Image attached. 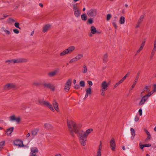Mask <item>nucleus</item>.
Masks as SVG:
<instances>
[{
    "label": "nucleus",
    "instance_id": "1",
    "mask_svg": "<svg viewBox=\"0 0 156 156\" xmlns=\"http://www.w3.org/2000/svg\"><path fill=\"white\" fill-rule=\"evenodd\" d=\"M67 124L69 130L71 135L74 136V133L75 132L79 137L80 142L81 145L85 146L86 143L87 137L89 134L93 131V129H89L86 131L80 129L81 125L80 124H76L72 120H67Z\"/></svg>",
    "mask_w": 156,
    "mask_h": 156
},
{
    "label": "nucleus",
    "instance_id": "2",
    "mask_svg": "<svg viewBox=\"0 0 156 156\" xmlns=\"http://www.w3.org/2000/svg\"><path fill=\"white\" fill-rule=\"evenodd\" d=\"M76 3L75 4H73V11L74 12V14L75 16L76 17H80V13L78 9V7L77 6Z\"/></svg>",
    "mask_w": 156,
    "mask_h": 156
},
{
    "label": "nucleus",
    "instance_id": "3",
    "mask_svg": "<svg viewBox=\"0 0 156 156\" xmlns=\"http://www.w3.org/2000/svg\"><path fill=\"white\" fill-rule=\"evenodd\" d=\"M110 83L109 82H107L106 80L103 81L101 83V89L104 90H107L108 89Z\"/></svg>",
    "mask_w": 156,
    "mask_h": 156
},
{
    "label": "nucleus",
    "instance_id": "4",
    "mask_svg": "<svg viewBox=\"0 0 156 156\" xmlns=\"http://www.w3.org/2000/svg\"><path fill=\"white\" fill-rule=\"evenodd\" d=\"M97 11L95 9H91L87 12V14L90 17H94L97 14Z\"/></svg>",
    "mask_w": 156,
    "mask_h": 156
},
{
    "label": "nucleus",
    "instance_id": "5",
    "mask_svg": "<svg viewBox=\"0 0 156 156\" xmlns=\"http://www.w3.org/2000/svg\"><path fill=\"white\" fill-rule=\"evenodd\" d=\"M110 145L112 150L114 151L115 150L116 144L113 138H112L110 142Z\"/></svg>",
    "mask_w": 156,
    "mask_h": 156
},
{
    "label": "nucleus",
    "instance_id": "6",
    "mask_svg": "<svg viewBox=\"0 0 156 156\" xmlns=\"http://www.w3.org/2000/svg\"><path fill=\"white\" fill-rule=\"evenodd\" d=\"M28 61L27 59L25 58H19L15 59L14 62L16 63H19L22 62H25Z\"/></svg>",
    "mask_w": 156,
    "mask_h": 156
},
{
    "label": "nucleus",
    "instance_id": "7",
    "mask_svg": "<svg viewBox=\"0 0 156 156\" xmlns=\"http://www.w3.org/2000/svg\"><path fill=\"white\" fill-rule=\"evenodd\" d=\"M71 84V80H69L66 83L64 87V89L66 90V91H68L69 90Z\"/></svg>",
    "mask_w": 156,
    "mask_h": 156
},
{
    "label": "nucleus",
    "instance_id": "8",
    "mask_svg": "<svg viewBox=\"0 0 156 156\" xmlns=\"http://www.w3.org/2000/svg\"><path fill=\"white\" fill-rule=\"evenodd\" d=\"M15 87L14 85L12 83H8L4 87V89L5 90H9L11 88H13Z\"/></svg>",
    "mask_w": 156,
    "mask_h": 156
},
{
    "label": "nucleus",
    "instance_id": "9",
    "mask_svg": "<svg viewBox=\"0 0 156 156\" xmlns=\"http://www.w3.org/2000/svg\"><path fill=\"white\" fill-rule=\"evenodd\" d=\"M15 145L18 146L20 147H22L24 146L23 142L20 140H17L14 141Z\"/></svg>",
    "mask_w": 156,
    "mask_h": 156
},
{
    "label": "nucleus",
    "instance_id": "10",
    "mask_svg": "<svg viewBox=\"0 0 156 156\" xmlns=\"http://www.w3.org/2000/svg\"><path fill=\"white\" fill-rule=\"evenodd\" d=\"M10 120L11 121H15L17 123L20 122V119L19 117L16 118L14 115H12L10 117Z\"/></svg>",
    "mask_w": 156,
    "mask_h": 156
},
{
    "label": "nucleus",
    "instance_id": "11",
    "mask_svg": "<svg viewBox=\"0 0 156 156\" xmlns=\"http://www.w3.org/2000/svg\"><path fill=\"white\" fill-rule=\"evenodd\" d=\"M44 105L49 108L53 112H54L55 110L53 108L51 104L48 101H44Z\"/></svg>",
    "mask_w": 156,
    "mask_h": 156
},
{
    "label": "nucleus",
    "instance_id": "12",
    "mask_svg": "<svg viewBox=\"0 0 156 156\" xmlns=\"http://www.w3.org/2000/svg\"><path fill=\"white\" fill-rule=\"evenodd\" d=\"M31 152L30 155H36L38 152V149L35 147H33L31 148Z\"/></svg>",
    "mask_w": 156,
    "mask_h": 156
},
{
    "label": "nucleus",
    "instance_id": "13",
    "mask_svg": "<svg viewBox=\"0 0 156 156\" xmlns=\"http://www.w3.org/2000/svg\"><path fill=\"white\" fill-rule=\"evenodd\" d=\"M1 31L4 32L6 35L7 36H9L11 35L10 31L7 30L4 27H2L1 29Z\"/></svg>",
    "mask_w": 156,
    "mask_h": 156
},
{
    "label": "nucleus",
    "instance_id": "14",
    "mask_svg": "<svg viewBox=\"0 0 156 156\" xmlns=\"http://www.w3.org/2000/svg\"><path fill=\"white\" fill-rule=\"evenodd\" d=\"M51 27V25L49 24L44 25V26L43 29V32L45 33L47 31L50 29V28Z\"/></svg>",
    "mask_w": 156,
    "mask_h": 156
},
{
    "label": "nucleus",
    "instance_id": "15",
    "mask_svg": "<svg viewBox=\"0 0 156 156\" xmlns=\"http://www.w3.org/2000/svg\"><path fill=\"white\" fill-rule=\"evenodd\" d=\"M75 49L74 46H72L69 47L67 49H66L68 54L71 53Z\"/></svg>",
    "mask_w": 156,
    "mask_h": 156
},
{
    "label": "nucleus",
    "instance_id": "16",
    "mask_svg": "<svg viewBox=\"0 0 156 156\" xmlns=\"http://www.w3.org/2000/svg\"><path fill=\"white\" fill-rule=\"evenodd\" d=\"M147 98H148L147 97V96H143L139 103V105H141L143 104L147 100Z\"/></svg>",
    "mask_w": 156,
    "mask_h": 156
},
{
    "label": "nucleus",
    "instance_id": "17",
    "mask_svg": "<svg viewBox=\"0 0 156 156\" xmlns=\"http://www.w3.org/2000/svg\"><path fill=\"white\" fill-rule=\"evenodd\" d=\"M53 104L55 110L57 112H58L59 110L58 107V105L55 100L53 101Z\"/></svg>",
    "mask_w": 156,
    "mask_h": 156
},
{
    "label": "nucleus",
    "instance_id": "18",
    "mask_svg": "<svg viewBox=\"0 0 156 156\" xmlns=\"http://www.w3.org/2000/svg\"><path fill=\"white\" fill-rule=\"evenodd\" d=\"M58 72V70H55L53 72H49L48 74V75L50 77H52L55 76Z\"/></svg>",
    "mask_w": 156,
    "mask_h": 156
},
{
    "label": "nucleus",
    "instance_id": "19",
    "mask_svg": "<svg viewBox=\"0 0 156 156\" xmlns=\"http://www.w3.org/2000/svg\"><path fill=\"white\" fill-rule=\"evenodd\" d=\"M14 129V127H11L7 129V130L6 131V132L8 136H9L11 134L13 130Z\"/></svg>",
    "mask_w": 156,
    "mask_h": 156
},
{
    "label": "nucleus",
    "instance_id": "20",
    "mask_svg": "<svg viewBox=\"0 0 156 156\" xmlns=\"http://www.w3.org/2000/svg\"><path fill=\"white\" fill-rule=\"evenodd\" d=\"M44 127L48 129H51L53 128V127L50 124L48 123H45L44 125Z\"/></svg>",
    "mask_w": 156,
    "mask_h": 156
},
{
    "label": "nucleus",
    "instance_id": "21",
    "mask_svg": "<svg viewBox=\"0 0 156 156\" xmlns=\"http://www.w3.org/2000/svg\"><path fill=\"white\" fill-rule=\"evenodd\" d=\"M130 131L131 132V134L132 135V136L131 137V139L132 140H133V139L134 138V137L135 135V131H134V129L133 128H132L130 129Z\"/></svg>",
    "mask_w": 156,
    "mask_h": 156
},
{
    "label": "nucleus",
    "instance_id": "22",
    "mask_svg": "<svg viewBox=\"0 0 156 156\" xmlns=\"http://www.w3.org/2000/svg\"><path fill=\"white\" fill-rule=\"evenodd\" d=\"M39 131V129L38 128H36L34 129V130L31 131L32 135L33 136L36 135L38 131Z\"/></svg>",
    "mask_w": 156,
    "mask_h": 156
},
{
    "label": "nucleus",
    "instance_id": "23",
    "mask_svg": "<svg viewBox=\"0 0 156 156\" xmlns=\"http://www.w3.org/2000/svg\"><path fill=\"white\" fill-rule=\"evenodd\" d=\"M90 31L92 34H94L96 32V30L95 27L92 26L90 27Z\"/></svg>",
    "mask_w": 156,
    "mask_h": 156
},
{
    "label": "nucleus",
    "instance_id": "24",
    "mask_svg": "<svg viewBox=\"0 0 156 156\" xmlns=\"http://www.w3.org/2000/svg\"><path fill=\"white\" fill-rule=\"evenodd\" d=\"M119 23L121 24H123L125 22V18L123 16H121L120 18Z\"/></svg>",
    "mask_w": 156,
    "mask_h": 156
},
{
    "label": "nucleus",
    "instance_id": "25",
    "mask_svg": "<svg viewBox=\"0 0 156 156\" xmlns=\"http://www.w3.org/2000/svg\"><path fill=\"white\" fill-rule=\"evenodd\" d=\"M156 51V47H153V48H152L151 54V58H152L153 56H154V55Z\"/></svg>",
    "mask_w": 156,
    "mask_h": 156
},
{
    "label": "nucleus",
    "instance_id": "26",
    "mask_svg": "<svg viewBox=\"0 0 156 156\" xmlns=\"http://www.w3.org/2000/svg\"><path fill=\"white\" fill-rule=\"evenodd\" d=\"M108 54L107 53L105 54L103 56V60L104 62H106L107 61Z\"/></svg>",
    "mask_w": 156,
    "mask_h": 156
},
{
    "label": "nucleus",
    "instance_id": "27",
    "mask_svg": "<svg viewBox=\"0 0 156 156\" xmlns=\"http://www.w3.org/2000/svg\"><path fill=\"white\" fill-rule=\"evenodd\" d=\"M83 55L81 54H79L77 55V56H76L75 57L76 58L77 60H78L80 59L81 58H83Z\"/></svg>",
    "mask_w": 156,
    "mask_h": 156
},
{
    "label": "nucleus",
    "instance_id": "28",
    "mask_svg": "<svg viewBox=\"0 0 156 156\" xmlns=\"http://www.w3.org/2000/svg\"><path fill=\"white\" fill-rule=\"evenodd\" d=\"M87 69L86 66L85 65H84L83 66L82 73H85L87 72Z\"/></svg>",
    "mask_w": 156,
    "mask_h": 156
},
{
    "label": "nucleus",
    "instance_id": "29",
    "mask_svg": "<svg viewBox=\"0 0 156 156\" xmlns=\"http://www.w3.org/2000/svg\"><path fill=\"white\" fill-rule=\"evenodd\" d=\"M86 93L90 95L91 93V88L89 87L86 90Z\"/></svg>",
    "mask_w": 156,
    "mask_h": 156
},
{
    "label": "nucleus",
    "instance_id": "30",
    "mask_svg": "<svg viewBox=\"0 0 156 156\" xmlns=\"http://www.w3.org/2000/svg\"><path fill=\"white\" fill-rule=\"evenodd\" d=\"M101 149H102L101 143L100 144L99 146L98 150L97 152V153H99V154H101Z\"/></svg>",
    "mask_w": 156,
    "mask_h": 156
},
{
    "label": "nucleus",
    "instance_id": "31",
    "mask_svg": "<svg viewBox=\"0 0 156 156\" xmlns=\"http://www.w3.org/2000/svg\"><path fill=\"white\" fill-rule=\"evenodd\" d=\"M52 84L50 83H45L44 86L46 87L49 88L51 87Z\"/></svg>",
    "mask_w": 156,
    "mask_h": 156
},
{
    "label": "nucleus",
    "instance_id": "32",
    "mask_svg": "<svg viewBox=\"0 0 156 156\" xmlns=\"http://www.w3.org/2000/svg\"><path fill=\"white\" fill-rule=\"evenodd\" d=\"M150 86H146L145 88L144 89V91H146L147 92H148L150 90Z\"/></svg>",
    "mask_w": 156,
    "mask_h": 156
},
{
    "label": "nucleus",
    "instance_id": "33",
    "mask_svg": "<svg viewBox=\"0 0 156 156\" xmlns=\"http://www.w3.org/2000/svg\"><path fill=\"white\" fill-rule=\"evenodd\" d=\"M81 19L83 20H86L87 19V16L86 14H83L81 16Z\"/></svg>",
    "mask_w": 156,
    "mask_h": 156
},
{
    "label": "nucleus",
    "instance_id": "34",
    "mask_svg": "<svg viewBox=\"0 0 156 156\" xmlns=\"http://www.w3.org/2000/svg\"><path fill=\"white\" fill-rule=\"evenodd\" d=\"M68 54V53L66 50L65 49V50L62 52L61 53H60V55L61 56H62Z\"/></svg>",
    "mask_w": 156,
    "mask_h": 156
},
{
    "label": "nucleus",
    "instance_id": "35",
    "mask_svg": "<svg viewBox=\"0 0 156 156\" xmlns=\"http://www.w3.org/2000/svg\"><path fill=\"white\" fill-rule=\"evenodd\" d=\"M144 18V16L143 15H142L140 16V17L137 23H138V24H140L143 21V20Z\"/></svg>",
    "mask_w": 156,
    "mask_h": 156
},
{
    "label": "nucleus",
    "instance_id": "36",
    "mask_svg": "<svg viewBox=\"0 0 156 156\" xmlns=\"http://www.w3.org/2000/svg\"><path fill=\"white\" fill-rule=\"evenodd\" d=\"M15 60V59H13L11 60H7L5 61V62L8 63L9 64H10L12 63H13V64L16 63L14 62V61Z\"/></svg>",
    "mask_w": 156,
    "mask_h": 156
},
{
    "label": "nucleus",
    "instance_id": "37",
    "mask_svg": "<svg viewBox=\"0 0 156 156\" xmlns=\"http://www.w3.org/2000/svg\"><path fill=\"white\" fill-rule=\"evenodd\" d=\"M129 75V73H127L126 75L120 80L121 81V82H122Z\"/></svg>",
    "mask_w": 156,
    "mask_h": 156
},
{
    "label": "nucleus",
    "instance_id": "38",
    "mask_svg": "<svg viewBox=\"0 0 156 156\" xmlns=\"http://www.w3.org/2000/svg\"><path fill=\"white\" fill-rule=\"evenodd\" d=\"M137 81L138 80H135L133 82V85L132 86L131 88H130V90H132L133 89V88L134 87L135 85L136 84V83L137 82Z\"/></svg>",
    "mask_w": 156,
    "mask_h": 156
},
{
    "label": "nucleus",
    "instance_id": "39",
    "mask_svg": "<svg viewBox=\"0 0 156 156\" xmlns=\"http://www.w3.org/2000/svg\"><path fill=\"white\" fill-rule=\"evenodd\" d=\"M80 84L82 87H84L85 86V82L84 81L82 80L80 82Z\"/></svg>",
    "mask_w": 156,
    "mask_h": 156
},
{
    "label": "nucleus",
    "instance_id": "40",
    "mask_svg": "<svg viewBox=\"0 0 156 156\" xmlns=\"http://www.w3.org/2000/svg\"><path fill=\"white\" fill-rule=\"evenodd\" d=\"M4 143L5 142L4 141H2L0 142V150L3 148Z\"/></svg>",
    "mask_w": 156,
    "mask_h": 156
},
{
    "label": "nucleus",
    "instance_id": "41",
    "mask_svg": "<svg viewBox=\"0 0 156 156\" xmlns=\"http://www.w3.org/2000/svg\"><path fill=\"white\" fill-rule=\"evenodd\" d=\"M106 90H104L101 89L100 90L101 95L102 96H104L105 94V91Z\"/></svg>",
    "mask_w": 156,
    "mask_h": 156
},
{
    "label": "nucleus",
    "instance_id": "42",
    "mask_svg": "<svg viewBox=\"0 0 156 156\" xmlns=\"http://www.w3.org/2000/svg\"><path fill=\"white\" fill-rule=\"evenodd\" d=\"M112 17V16L111 14H107V19L106 20L107 21H108Z\"/></svg>",
    "mask_w": 156,
    "mask_h": 156
},
{
    "label": "nucleus",
    "instance_id": "43",
    "mask_svg": "<svg viewBox=\"0 0 156 156\" xmlns=\"http://www.w3.org/2000/svg\"><path fill=\"white\" fill-rule=\"evenodd\" d=\"M19 24H20L19 23L16 22L15 23L14 26L16 28L20 29V28L19 27Z\"/></svg>",
    "mask_w": 156,
    "mask_h": 156
},
{
    "label": "nucleus",
    "instance_id": "44",
    "mask_svg": "<svg viewBox=\"0 0 156 156\" xmlns=\"http://www.w3.org/2000/svg\"><path fill=\"white\" fill-rule=\"evenodd\" d=\"M122 82H121V81L120 80L118 83H116L115 85H114V87L115 88L117 87L118 86L119 84H120L121 83H122Z\"/></svg>",
    "mask_w": 156,
    "mask_h": 156
},
{
    "label": "nucleus",
    "instance_id": "45",
    "mask_svg": "<svg viewBox=\"0 0 156 156\" xmlns=\"http://www.w3.org/2000/svg\"><path fill=\"white\" fill-rule=\"evenodd\" d=\"M44 101H44V100H38V102L40 104H43L44 105Z\"/></svg>",
    "mask_w": 156,
    "mask_h": 156
},
{
    "label": "nucleus",
    "instance_id": "46",
    "mask_svg": "<svg viewBox=\"0 0 156 156\" xmlns=\"http://www.w3.org/2000/svg\"><path fill=\"white\" fill-rule=\"evenodd\" d=\"M13 31L14 33L16 34H18L19 33V30L17 29H14L13 30Z\"/></svg>",
    "mask_w": 156,
    "mask_h": 156
},
{
    "label": "nucleus",
    "instance_id": "47",
    "mask_svg": "<svg viewBox=\"0 0 156 156\" xmlns=\"http://www.w3.org/2000/svg\"><path fill=\"white\" fill-rule=\"evenodd\" d=\"M87 83H88V84H89V85L90 87H91V86L92 85L93 83H92V81H87Z\"/></svg>",
    "mask_w": 156,
    "mask_h": 156
},
{
    "label": "nucleus",
    "instance_id": "48",
    "mask_svg": "<svg viewBox=\"0 0 156 156\" xmlns=\"http://www.w3.org/2000/svg\"><path fill=\"white\" fill-rule=\"evenodd\" d=\"M80 88V87L79 85L78 84L74 86V88L75 89H79Z\"/></svg>",
    "mask_w": 156,
    "mask_h": 156
},
{
    "label": "nucleus",
    "instance_id": "49",
    "mask_svg": "<svg viewBox=\"0 0 156 156\" xmlns=\"http://www.w3.org/2000/svg\"><path fill=\"white\" fill-rule=\"evenodd\" d=\"M50 89L52 91H53L55 90V87L53 85H52Z\"/></svg>",
    "mask_w": 156,
    "mask_h": 156
},
{
    "label": "nucleus",
    "instance_id": "50",
    "mask_svg": "<svg viewBox=\"0 0 156 156\" xmlns=\"http://www.w3.org/2000/svg\"><path fill=\"white\" fill-rule=\"evenodd\" d=\"M112 24L114 27H115V28L116 29L117 28V26H116V23L115 22H113L112 23Z\"/></svg>",
    "mask_w": 156,
    "mask_h": 156
},
{
    "label": "nucleus",
    "instance_id": "51",
    "mask_svg": "<svg viewBox=\"0 0 156 156\" xmlns=\"http://www.w3.org/2000/svg\"><path fill=\"white\" fill-rule=\"evenodd\" d=\"M139 145L140 148L142 149L144 147V144H140Z\"/></svg>",
    "mask_w": 156,
    "mask_h": 156
},
{
    "label": "nucleus",
    "instance_id": "52",
    "mask_svg": "<svg viewBox=\"0 0 156 156\" xmlns=\"http://www.w3.org/2000/svg\"><path fill=\"white\" fill-rule=\"evenodd\" d=\"M143 48H142V47H140L139 49L137 51V53H139L143 49Z\"/></svg>",
    "mask_w": 156,
    "mask_h": 156
},
{
    "label": "nucleus",
    "instance_id": "53",
    "mask_svg": "<svg viewBox=\"0 0 156 156\" xmlns=\"http://www.w3.org/2000/svg\"><path fill=\"white\" fill-rule=\"evenodd\" d=\"M139 74H140V73L138 72L137 74L136 78L135 79V80H138V78H139Z\"/></svg>",
    "mask_w": 156,
    "mask_h": 156
},
{
    "label": "nucleus",
    "instance_id": "54",
    "mask_svg": "<svg viewBox=\"0 0 156 156\" xmlns=\"http://www.w3.org/2000/svg\"><path fill=\"white\" fill-rule=\"evenodd\" d=\"M139 119V118L137 116H136L134 118V120L136 122H137Z\"/></svg>",
    "mask_w": 156,
    "mask_h": 156
},
{
    "label": "nucleus",
    "instance_id": "55",
    "mask_svg": "<svg viewBox=\"0 0 156 156\" xmlns=\"http://www.w3.org/2000/svg\"><path fill=\"white\" fill-rule=\"evenodd\" d=\"M88 21L89 23L90 24H91L93 23V20L91 18L89 19Z\"/></svg>",
    "mask_w": 156,
    "mask_h": 156
},
{
    "label": "nucleus",
    "instance_id": "56",
    "mask_svg": "<svg viewBox=\"0 0 156 156\" xmlns=\"http://www.w3.org/2000/svg\"><path fill=\"white\" fill-rule=\"evenodd\" d=\"M154 89L153 90V92H156V84H155L154 85Z\"/></svg>",
    "mask_w": 156,
    "mask_h": 156
},
{
    "label": "nucleus",
    "instance_id": "57",
    "mask_svg": "<svg viewBox=\"0 0 156 156\" xmlns=\"http://www.w3.org/2000/svg\"><path fill=\"white\" fill-rule=\"evenodd\" d=\"M139 113H140V115H141L142 114V110L141 109H140L139 110Z\"/></svg>",
    "mask_w": 156,
    "mask_h": 156
},
{
    "label": "nucleus",
    "instance_id": "58",
    "mask_svg": "<svg viewBox=\"0 0 156 156\" xmlns=\"http://www.w3.org/2000/svg\"><path fill=\"white\" fill-rule=\"evenodd\" d=\"M145 41H144L142 42L140 47H142V48H143V47L145 44Z\"/></svg>",
    "mask_w": 156,
    "mask_h": 156
},
{
    "label": "nucleus",
    "instance_id": "59",
    "mask_svg": "<svg viewBox=\"0 0 156 156\" xmlns=\"http://www.w3.org/2000/svg\"><path fill=\"white\" fill-rule=\"evenodd\" d=\"M144 145V147H149L151 146V144H147Z\"/></svg>",
    "mask_w": 156,
    "mask_h": 156
},
{
    "label": "nucleus",
    "instance_id": "60",
    "mask_svg": "<svg viewBox=\"0 0 156 156\" xmlns=\"http://www.w3.org/2000/svg\"><path fill=\"white\" fill-rule=\"evenodd\" d=\"M153 93V92L152 91H151L150 93L149 94H148L146 96H147V98L149 97L150 95H151Z\"/></svg>",
    "mask_w": 156,
    "mask_h": 156
},
{
    "label": "nucleus",
    "instance_id": "61",
    "mask_svg": "<svg viewBox=\"0 0 156 156\" xmlns=\"http://www.w3.org/2000/svg\"><path fill=\"white\" fill-rule=\"evenodd\" d=\"M147 138L148 139H150L151 138V135L150 133H148L147 134Z\"/></svg>",
    "mask_w": 156,
    "mask_h": 156
},
{
    "label": "nucleus",
    "instance_id": "62",
    "mask_svg": "<svg viewBox=\"0 0 156 156\" xmlns=\"http://www.w3.org/2000/svg\"><path fill=\"white\" fill-rule=\"evenodd\" d=\"M72 59H73V61L74 62H76L77 61L76 58L75 57L74 58H73Z\"/></svg>",
    "mask_w": 156,
    "mask_h": 156
},
{
    "label": "nucleus",
    "instance_id": "63",
    "mask_svg": "<svg viewBox=\"0 0 156 156\" xmlns=\"http://www.w3.org/2000/svg\"><path fill=\"white\" fill-rule=\"evenodd\" d=\"M154 47H156V41L154 40Z\"/></svg>",
    "mask_w": 156,
    "mask_h": 156
},
{
    "label": "nucleus",
    "instance_id": "64",
    "mask_svg": "<svg viewBox=\"0 0 156 156\" xmlns=\"http://www.w3.org/2000/svg\"><path fill=\"white\" fill-rule=\"evenodd\" d=\"M89 95V94H87L86 93V94H85V97H84V98H83L84 99H85L88 96V95Z\"/></svg>",
    "mask_w": 156,
    "mask_h": 156
}]
</instances>
